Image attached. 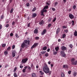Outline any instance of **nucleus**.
Returning a JSON list of instances; mask_svg holds the SVG:
<instances>
[{"instance_id":"nucleus-31","label":"nucleus","mask_w":77,"mask_h":77,"mask_svg":"<svg viewBox=\"0 0 77 77\" xmlns=\"http://www.w3.org/2000/svg\"><path fill=\"white\" fill-rule=\"evenodd\" d=\"M48 5H46L44 7V9H48Z\"/></svg>"},{"instance_id":"nucleus-29","label":"nucleus","mask_w":77,"mask_h":77,"mask_svg":"<svg viewBox=\"0 0 77 77\" xmlns=\"http://www.w3.org/2000/svg\"><path fill=\"white\" fill-rule=\"evenodd\" d=\"M13 11H14V8H12L11 9V10L10 11V12L11 14L13 12Z\"/></svg>"},{"instance_id":"nucleus-33","label":"nucleus","mask_w":77,"mask_h":77,"mask_svg":"<svg viewBox=\"0 0 77 77\" xmlns=\"http://www.w3.org/2000/svg\"><path fill=\"white\" fill-rule=\"evenodd\" d=\"M63 29H66L67 26H62Z\"/></svg>"},{"instance_id":"nucleus-56","label":"nucleus","mask_w":77,"mask_h":77,"mask_svg":"<svg viewBox=\"0 0 77 77\" xmlns=\"http://www.w3.org/2000/svg\"><path fill=\"white\" fill-rule=\"evenodd\" d=\"M2 28V25H0V30H1Z\"/></svg>"},{"instance_id":"nucleus-27","label":"nucleus","mask_w":77,"mask_h":77,"mask_svg":"<svg viewBox=\"0 0 77 77\" xmlns=\"http://www.w3.org/2000/svg\"><path fill=\"white\" fill-rule=\"evenodd\" d=\"M6 43H5V44H3L2 45V47H6Z\"/></svg>"},{"instance_id":"nucleus-25","label":"nucleus","mask_w":77,"mask_h":77,"mask_svg":"<svg viewBox=\"0 0 77 77\" xmlns=\"http://www.w3.org/2000/svg\"><path fill=\"white\" fill-rule=\"evenodd\" d=\"M14 77H18V75L17 74V73H16V72H15L14 73Z\"/></svg>"},{"instance_id":"nucleus-21","label":"nucleus","mask_w":77,"mask_h":77,"mask_svg":"<svg viewBox=\"0 0 77 77\" xmlns=\"http://www.w3.org/2000/svg\"><path fill=\"white\" fill-rule=\"evenodd\" d=\"M47 49V46H45L42 48V49L44 50H46Z\"/></svg>"},{"instance_id":"nucleus-14","label":"nucleus","mask_w":77,"mask_h":77,"mask_svg":"<svg viewBox=\"0 0 77 77\" xmlns=\"http://www.w3.org/2000/svg\"><path fill=\"white\" fill-rule=\"evenodd\" d=\"M39 72L40 75H44V72L42 71H40Z\"/></svg>"},{"instance_id":"nucleus-12","label":"nucleus","mask_w":77,"mask_h":77,"mask_svg":"<svg viewBox=\"0 0 77 77\" xmlns=\"http://www.w3.org/2000/svg\"><path fill=\"white\" fill-rule=\"evenodd\" d=\"M44 24V22L42 20L39 22L40 25H42V24Z\"/></svg>"},{"instance_id":"nucleus-61","label":"nucleus","mask_w":77,"mask_h":77,"mask_svg":"<svg viewBox=\"0 0 77 77\" xmlns=\"http://www.w3.org/2000/svg\"><path fill=\"white\" fill-rule=\"evenodd\" d=\"M5 27H9V24H7L6 25Z\"/></svg>"},{"instance_id":"nucleus-48","label":"nucleus","mask_w":77,"mask_h":77,"mask_svg":"<svg viewBox=\"0 0 77 77\" xmlns=\"http://www.w3.org/2000/svg\"><path fill=\"white\" fill-rule=\"evenodd\" d=\"M15 48V45H13V46H12V49H14Z\"/></svg>"},{"instance_id":"nucleus-17","label":"nucleus","mask_w":77,"mask_h":77,"mask_svg":"<svg viewBox=\"0 0 77 77\" xmlns=\"http://www.w3.org/2000/svg\"><path fill=\"white\" fill-rule=\"evenodd\" d=\"M4 53L5 55L6 56V55H7V54H8V51H5L4 52Z\"/></svg>"},{"instance_id":"nucleus-16","label":"nucleus","mask_w":77,"mask_h":77,"mask_svg":"<svg viewBox=\"0 0 77 77\" xmlns=\"http://www.w3.org/2000/svg\"><path fill=\"white\" fill-rule=\"evenodd\" d=\"M61 77H65V74H64V73L62 72L61 73Z\"/></svg>"},{"instance_id":"nucleus-62","label":"nucleus","mask_w":77,"mask_h":77,"mask_svg":"<svg viewBox=\"0 0 77 77\" xmlns=\"http://www.w3.org/2000/svg\"><path fill=\"white\" fill-rule=\"evenodd\" d=\"M20 68H23V66H20Z\"/></svg>"},{"instance_id":"nucleus-3","label":"nucleus","mask_w":77,"mask_h":77,"mask_svg":"<svg viewBox=\"0 0 77 77\" xmlns=\"http://www.w3.org/2000/svg\"><path fill=\"white\" fill-rule=\"evenodd\" d=\"M71 62H72V65H77V61H75V59L74 58L72 59Z\"/></svg>"},{"instance_id":"nucleus-26","label":"nucleus","mask_w":77,"mask_h":77,"mask_svg":"<svg viewBox=\"0 0 77 77\" xmlns=\"http://www.w3.org/2000/svg\"><path fill=\"white\" fill-rule=\"evenodd\" d=\"M46 52V51H42L41 52V53L42 54H45Z\"/></svg>"},{"instance_id":"nucleus-52","label":"nucleus","mask_w":77,"mask_h":77,"mask_svg":"<svg viewBox=\"0 0 77 77\" xmlns=\"http://www.w3.org/2000/svg\"><path fill=\"white\" fill-rule=\"evenodd\" d=\"M15 23H16L15 22L13 21L12 23V25H14V24H15Z\"/></svg>"},{"instance_id":"nucleus-34","label":"nucleus","mask_w":77,"mask_h":77,"mask_svg":"<svg viewBox=\"0 0 77 77\" xmlns=\"http://www.w3.org/2000/svg\"><path fill=\"white\" fill-rule=\"evenodd\" d=\"M65 36H66V35H65V34H63L62 35V37L63 38H64L65 37Z\"/></svg>"},{"instance_id":"nucleus-32","label":"nucleus","mask_w":77,"mask_h":77,"mask_svg":"<svg viewBox=\"0 0 77 77\" xmlns=\"http://www.w3.org/2000/svg\"><path fill=\"white\" fill-rule=\"evenodd\" d=\"M69 47L71 48H72V47H73V46L72 44H70L69 45Z\"/></svg>"},{"instance_id":"nucleus-9","label":"nucleus","mask_w":77,"mask_h":77,"mask_svg":"<svg viewBox=\"0 0 77 77\" xmlns=\"http://www.w3.org/2000/svg\"><path fill=\"white\" fill-rule=\"evenodd\" d=\"M34 33L35 34H38V29H35L34 31Z\"/></svg>"},{"instance_id":"nucleus-57","label":"nucleus","mask_w":77,"mask_h":77,"mask_svg":"<svg viewBox=\"0 0 77 77\" xmlns=\"http://www.w3.org/2000/svg\"><path fill=\"white\" fill-rule=\"evenodd\" d=\"M30 23H29L27 24V26L28 27H30Z\"/></svg>"},{"instance_id":"nucleus-60","label":"nucleus","mask_w":77,"mask_h":77,"mask_svg":"<svg viewBox=\"0 0 77 77\" xmlns=\"http://www.w3.org/2000/svg\"><path fill=\"white\" fill-rule=\"evenodd\" d=\"M51 61H49L48 62V63L49 64V65H50V64H51Z\"/></svg>"},{"instance_id":"nucleus-51","label":"nucleus","mask_w":77,"mask_h":77,"mask_svg":"<svg viewBox=\"0 0 77 77\" xmlns=\"http://www.w3.org/2000/svg\"><path fill=\"white\" fill-rule=\"evenodd\" d=\"M72 26H73L74 24V21L72 20Z\"/></svg>"},{"instance_id":"nucleus-4","label":"nucleus","mask_w":77,"mask_h":77,"mask_svg":"<svg viewBox=\"0 0 77 77\" xmlns=\"http://www.w3.org/2000/svg\"><path fill=\"white\" fill-rule=\"evenodd\" d=\"M38 44L37 43H34L31 47V49H33V48H35L36 47H37V46H38Z\"/></svg>"},{"instance_id":"nucleus-8","label":"nucleus","mask_w":77,"mask_h":77,"mask_svg":"<svg viewBox=\"0 0 77 77\" xmlns=\"http://www.w3.org/2000/svg\"><path fill=\"white\" fill-rule=\"evenodd\" d=\"M28 60V59L27 58L23 59L22 60V63H26Z\"/></svg>"},{"instance_id":"nucleus-6","label":"nucleus","mask_w":77,"mask_h":77,"mask_svg":"<svg viewBox=\"0 0 77 77\" xmlns=\"http://www.w3.org/2000/svg\"><path fill=\"white\" fill-rule=\"evenodd\" d=\"M47 32V30L45 29H44V30L42 32L41 35H44Z\"/></svg>"},{"instance_id":"nucleus-5","label":"nucleus","mask_w":77,"mask_h":77,"mask_svg":"<svg viewBox=\"0 0 77 77\" xmlns=\"http://www.w3.org/2000/svg\"><path fill=\"white\" fill-rule=\"evenodd\" d=\"M15 53H16V51H12V57H14L15 56H16Z\"/></svg>"},{"instance_id":"nucleus-44","label":"nucleus","mask_w":77,"mask_h":77,"mask_svg":"<svg viewBox=\"0 0 77 77\" xmlns=\"http://www.w3.org/2000/svg\"><path fill=\"white\" fill-rule=\"evenodd\" d=\"M64 32H65L66 33H68V29H66L64 30Z\"/></svg>"},{"instance_id":"nucleus-64","label":"nucleus","mask_w":77,"mask_h":77,"mask_svg":"<svg viewBox=\"0 0 77 77\" xmlns=\"http://www.w3.org/2000/svg\"><path fill=\"white\" fill-rule=\"evenodd\" d=\"M51 68H53V64H51Z\"/></svg>"},{"instance_id":"nucleus-36","label":"nucleus","mask_w":77,"mask_h":77,"mask_svg":"<svg viewBox=\"0 0 77 77\" xmlns=\"http://www.w3.org/2000/svg\"><path fill=\"white\" fill-rule=\"evenodd\" d=\"M15 36H16V38H19V37L18 35V34L17 33L16 34Z\"/></svg>"},{"instance_id":"nucleus-18","label":"nucleus","mask_w":77,"mask_h":77,"mask_svg":"<svg viewBox=\"0 0 77 77\" xmlns=\"http://www.w3.org/2000/svg\"><path fill=\"white\" fill-rule=\"evenodd\" d=\"M74 35H75V36H77V32L76 30H75V32H74Z\"/></svg>"},{"instance_id":"nucleus-28","label":"nucleus","mask_w":77,"mask_h":77,"mask_svg":"<svg viewBox=\"0 0 77 77\" xmlns=\"http://www.w3.org/2000/svg\"><path fill=\"white\" fill-rule=\"evenodd\" d=\"M17 67H16L14 69L13 72H16V71H17Z\"/></svg>"},{"instance_id":"nucleus-39","label":"nucleus","mask_w":77,"mask_h":77,"mask_svg":"<svg viewBox=\"0 0 77 77\" xmlns=\"http://www.w3.org/2000/svg\"><path fill=\"white\" fill-rule=\"evenodd\" d=\"M10 49H11V47H8L7 48V51H8V50H10Z\"/></svg>"},{"instance_id":"nucleus-11","label":"nucleus","mask_w":77,"mask_h":77,"mask_svg":"<svg viewBox=\"0 0 77 77\" xmlns=\"http://www.w3.org/2000/svg\"><path fill=\"white\" fill-rule=\"evenodd\" d=\"M63 68H68V66L67 65H63Z\"/></svg>"},{"instance_id":"nucleus-43","label":"nucleus","mask_w":77,"mask_h":77,"mask_svg":"<svg viewBox=\"0 0 77 77\" xmlns=\"http://www.w3.org/2000/svg\"><path fill=\"white\" fill-rule=\"evenodd\" d=\"M64 53V51H61V53L60 54H62V55H63V54Z\"/></svg>"},{"instance_id":"nucleus-15","label":"nucleus","mask_w":77,"mask_h":77,"mask_svg":"<svg viewBox=\"0 0 77 77\" xmlns=\"http://www.w3.org/2000/svg\"><path fill=\"white\" fill-rule=\"evenodd\" d=\"M55 49L56 51H59V48L58 47H57L55 48Z\"/></svg>"},{"instance_id":"nucleus-20","label":"nucleus","mask_w":77,"mask_h":77,"mask_svg":"<svg viewBox=\"0 0 77 77\" xmlns=\"http://www.w3.org/2000/svg\"><path fill=\"white\" fill-rule=\"evenodd\" d=\"M32 77H36V74L35 73H32Z\"/></svg>"},{"instance_id":"nucleus-13","label":"nucleus","mask_w":77,"mask_h":77,"mask_svg":"<svg viewBox=\"0 0 77 77\" xmlns=\"http://www.w3.org/2000/svg\"><path fill=\"white\" fill-rule=\"evenodd\" d=\"M37 15V14H33L32 15V18H35L36 17Z\"/></svg>"},{"instance_id":"nucleus-30","label":"nucleus","mask_w":77,"mask_h":77,"mask_svg":"<svg viewBox=\"0 0 77 77\" xmlns=\"http://www.w3.org/2000/svg\"><path fill=\"white\" fill-rule=\"evenodd\" d=\"M53 53L54 55H56V54H57V51H54L53 52Z\"/></svg>"},{"instance_id":"nucleus-41","label":"nucleus","mask_w":77,"mask_h":77,"mask_svg":"<svg viewBox=\"0 0 77 77\" xmlns=\"http://www.w3.org/2000/svg\"><path fill=\"white\" fill-rule=\"evenodd\" d=\"M10 35L11 36H13L14 35V34L12 32L10 34Z\"/></svg>"},{"instance_id":"nucleus-45","label":"nucleus","mask_w":77,"mask_h":77,"mask_svg":"<svg viewBox=\"0 0 77 77\" xmlns=\"http://www.w3.org/2000/svg\"><path fill=\"white\" fill-rule=\"evenodd\" d=\"M35 39L36 40L39 39V37H36L35 38Z\"/></svg>"},{"instance_id":"nucleus-53","label":"nucleus","mask_w":77,"mask_h":77,"mask_svg":"<svg viewBox=\"0 0 77 77\" xmlns=\"http://www.w3.org/2000/svg\"><path fill=\"white\" fill-rule=\"evenodd\" d=\"M63 57H65V56H66V54L64 53L62 55Z\"/></svg>"},{"instance_id":"nucleus-2","label":"nucleus","mask_w":77,"mask_h":77,"mask_svg":"<svg viewBox=\"0 0 77 77\" xmlns=\"http://www.w3.org/2000/svg\"><path fill=\"white\" fill-rule=\"evenodd\" d=\"M27 40H24L23 42L22 43L21 45V48H23L26 47L27 46Z\"/></svg>"},{"instance_id":"nucleus-23","label":"nucleus","mask_w":77,"mask_h":77,"mask_svg":"<svg viewBox=\"0 0 77 77\" xmlns=\"http://www.w3.org/2000/svg\"><path fill=\"white\" fill-rule=\"evenodd\" d=\"M45 57H48V56H49V54L48 53H47L45 54Z\"/></svg>"},{"instance_id":"nucleus-59","label":"nucleus","mask_w":77,"mask_h":77,"mask_svg":"<svg viewBox=\"0 0 77 77\" xmlns=\"http://www.w3.org/2000/svg\"><path fill=\"white\" fill-rule=\"evenodd\" d=\"M30 4L29 3H27L26 4V6H29Z\"/></svg>"},{"instance_id":"nucleus-38","label":"nucleus","mask_w":77,"mask_h":77,"mask_svg":"<svg viewBox=\"0 0 77 77\" xmlns=\"http://www.w3.org/2000/svg\"><path fill=\"white\" fill-rule=\"evenodd\" d=\"M22 71L23 73L26 72V69H23L22 70Z\"/></svg>"},{"instance_id":"nucleus-58","label":"nucleus","mask_w":77,"mask_h":77,"mask_svg":"<svg viewBox=\"0 0 77 77\" xmlns=\"http://www.w3.org/2000/svg\"><path fill=\"white\" fill-rule=\"evenodd\" d=\"M28 69H29V70L30 71H31V68L30 67L28 66Z\"/></svg>"},{"instance_id":"nucleus-50","label":"nucleus","mask_w":77,"mask_h":77,"mask_svg":"<svg viewBox=\"0 0 77 77\" xmlns=\"http://www.w3.org/2000/svg\"><path fill=\"white\" fill-rule=\"evenodd\" d=\"M51 26V24H48V27H50V26Z\"/></svg>"},{"instance_id":"nucleus-55","label":"nucleus","mask_w":77,"mask_h":77,"mask_svg":"<svg viewBox=\"0 0 77 77\" xmlns=\"http://www.w3.org/2000/svg\"><path fill=\"white\" fill-rule=\"evenodd\" d=\"M50 50V49L48 48V50H47V51L48 52H49Z\"/></svg>"},{"instance_id":"nucleus-63","label":"nucleus","mask_w":77,"mask_h":77,"mask_svg":"<svg viewBox=\"0 0 77 77\" xmlns=\"http://www.w3.org/2000/svg\"><path fill=\"white\" fill-rule=\"evenodd\" d=\"M27 66H26V67H24L25 69H26L27 68Z\"/></svg>"},{"instance_id":"nucleus-19","label":"nucleus","mask_w":77,"mask_h":77,"mask_svg":"<svg viewBox=\"0 0 77 77\" xmlns=\"http://www.w3.org/2000/svg\"><path fill=\"white\" fill-rule=\"evenodd\" d=\"M60 32V29L59 28H58L57 29V31H56V34H58L59 33V32Z\"/></svg>"},{"instance_id":"nucleus-35","label":"nucleus","mask_w":77,"mask_h":77,"mask_svg":"<svg viewBox=\"0 0 77 77\" xmlns=\"http://www.w3.org/2000/svg\"><path fill=\"white\" fill-rule=\"evenodd\" d=\"M57 4H58L57 2H55L54 5V6H56L57 5Z\"/></svg>"},{"instance_id":"nucleus-47","label":"nucleus","mask_w":77,"mask_h":77,"mask_svg":"<svg viewBox=\"0 0 77 77\" xmlns=\"http://www.w3.org/2000/svg\"><path fill=\"white\" fill-rule=\"evenodd\" d=\"M68 73L69 74H71V70H70L68 72Z\"/></svg>"},{"instance_id":"nucleus-7","label":"nucleus","mask_w":77,"mask_h":77,"mask_svg":"<svg viewBox=\"0 0 77 77\" xmlns=\"http://www.w3.org/2000/svg\"><path fill=\"white\" fill-rule=\"evenodd\" d=\"M61 49L63 51H65L66 50L67 48L66 47L63 46L61 47Z\"/></svg>"},{"instance_id":"nucleus-24","label":"nucleus","mask_w":77,"mask_h":77,"mask_svg":"<svg viewBox=\"0 0 77 77\" xmlns=\"http://www.w3.org/2000/svg\"><path fill=\"white\" fill-rule=\"evenodd\" d=\"M24 41H27V44H28V45H30V41L29 40H25Z\"/></svg>"},{"instance_id":"nucleus-54","label":"nucleus","mask_w":77,"mask_h":77,"mask_svg":"<svg viewBox=\"0 0 77 77\" xmlns=\"http://www.w3.org/2000/svg\"><path fill=\"white\" fill-rule=\"evenodd\" d=\"M42 11H43V12H47V10H44L43 9V10H42Z\"/></svg>"},{"instance_id":"nucleus-42","label":"nucleus","mask_w":77,"mask_h":77,"mask_svg":"<svg viewBox=\"0 0 77 77\" xmlns=\"http://www.w3.org/2000/svg\"><path fill=\"white\" fill-rule=\"evenodd\" d=\"M56 17H55L54 19L53 20V22H54V21H56Z\"/></svg>"},{"instance_id":"nucleus-1","label":"nucleus","mask_w":77,"mask_h":77,"mask_svg":"<svg viewBox=\"0 0 77 77\" xmlns=\"http://www.w3.org/2000/svg\"><path fill=\"white\" fill-rule=\"evenodd\" d=\"M43 70L45 73L47 74L48 75H49V76L51 75V72H52L51 71H50V69L48 66L46 64L43 67Z\"/></svg>"},{"instance_id":"nucleus-22","label":"nucleus","mask_w":77,"mask_h":77,"mask_svg":"<svg viewBox=\"0 0 77 77\" xmlns=\"http://www.w3.org/2000/svg\"><path fill=\"white\" fill-rule=\"evenodd\" d=\"M41 15L42 16H44V11H41Z\"/></svg>"},{"instance_id":"nucleus-10","label":"nucleus","mask_w":77,"mask_h":77,"mask_svg":"<svg viewBox=\"0 0 77 77\" xmlns=\"http://www.w3.org/2000/svg\"><path fill=\"white\" fill-rule=\"evenodd\" d=\"M69 17L70 19H73L74 18V16L72 14H70L69 15Z\"/></svg>"},{"instance_id":"nucleus-49","label":"nucleus","mask_w":77,"mask_h":77,"mask_svg":"<svg viewBox=\"0 0 77 77\" xmlns=\"http://www.w3.org/2000/svg\"><path fill=\"white\" fill-rule=\"evenodd\" d=\"M52 10L53 11H56V9L54 8H52Z\"/></svg>"},{"instance_id":"nucleus-40","label":"nucleus","mask_w":77,"mask_h":77,"mask_svg":"<svg viewBox=\"0 0 77 77\" xmlns=\"http://www.w3.org/2000/svg\"><path fill=\"white\" fill-rule=\"evenodd\" d=\"M73 8L74 9H75V8H76V6L75 5H74L73 7Z\"/></svg>"},{"instance_id":"nucleus-46","label":"nucleus","mask_w":77,"mask_h":77,"mask_svg":"<svg viewBox=\"0 0 77 77\" xmlns=\"http://www.w3.org/2000/svg\"><path fill=\"white\" fill-rule=\"evenodd\" d=\"M36 8H34L33 9L32 11H33V12H34V11H35V10H36Z\"/></svg>"},{"instance_id":"nucleus-37","label":"nucleus","mask_w":77,"mask_h":77,"mask_svg":"<svg viewBox=\"0 0 77 77\" xmlns=\"http://www.w3.org/2000/svg\"><path fill=\"white\" fill-rule=\"evenodd\" d=\"M74 76H76V75H77V72H74L73 73V74Z\"/></svg>"}]
</instances>
